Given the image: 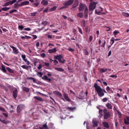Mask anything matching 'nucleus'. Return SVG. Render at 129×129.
I'll use <instances>...</instances> for the list:
<instances>
[{
	"label": "nucleus",
	"instance_id": "f257e3e1",
	"mask_svg": "<svg viewBox=\"0 0 129 129\" xmlns=\"http://www.w3.org/2000/svg\"><path fill=\"white\" fill-rule=\"evenodd\" d=\"M94 87L99 96L101 97L104 95V94L102 89L100 86L98 85L97 83H94Z\"/></svg>",
	"mask_w": 129,
	"mask_h": 129
},
{
	"label": "nucleus",
	"instance_id": "f03ea898",
	"mask_svg": "<svg viewBox=\"0 0 129 129\" xmlns=\"http://www.w3.org/2000/svg\"><path fill=\"white\" fill-rule=\"evenodd\" d=\"M54 58L55 59H57L60 62L62 63H64L66 61V60L64 59H63L62 60H61L62 58H63V57L61 55L55 56L54 57Z\"/></svg>",
	"mask_w": 129,
	"mask_h": 129
},
{
	"label": "nucleus",
	"instance_id": "7ed1b4c3",
	"mask_svg": "<svg viewBox=\"0 0 129 129\" xmlns=\"http://www.w3.org/2000/svg\"><path fill=\"white\" fill-rule=\"evenodd\" d=\"M97 4V3L93 2V3H90L89 6V11H92L95 8L96 5Z\"/></svg>",
	"mask_w": 129,
	"mask_h": 129
},
{
	"label": "nucleus",
	"instance_id": "20e7f679",
	"mask_svg": "<svg viewBox=\"0 0 129 129\" xmlns=\"http://www.w3.org/2000/svg\"><path fill=\"white\" fill-rule=\"evenodd\" d=\"M103 11V8L101 7H99L95 10V13L96 14L100 15Z\"/></svg>",
	"mask_w": 129,
	"mask_h": 129
},
{
	"label": "nucleus",
	"instance_id": "39448f33",
	"mask_svg": "<svg viewBox=\"0 0 129 129\" xmlns=\"http://www.w3.org/2000/svg\"><path fill=\"white\" fill-rule=\"evenodd\" d=\"M74 2V0H69L67 1L64 2L63 5L67 7V6H70L73 4Z\"/></svg>",
	"mask_w": 129,
	"mask_h": 129
},
{
	"label": "nucleus",
	"instance_id": "423d86ee",
	"mask_svg": "<svg viewBox=\"0 0 129 129\" xmlns=\"http://www.w3.org/2000/svg\"><path fill=\"white\" fill-rule=\"evenodd\" d=\"M23 105L21 104L18 106L17 108V112L18 113H19L23 109Z\"/></svg>",
	"mask_w": 129,
	"mask_h": 129
},
{
	"label": "nucleus",
	"instance_id": "0eeeda50",
	"mask_svg": "<svg viewBox=\"0 0 129 129\" xmlns=\"http://www.w3.org/2000/svg\"><path fill=\"white\" fill-rule=\"evenodd\" d=\"M12 95L14 99H16L17 96L18 90L17 89L15 88L12 92Z\"/></svg>",
	"mask_w": 129,
	"mask_h": 129
},
{
	"label": "nucleus",
	"instance_id": "6e6552de",
	"mask_svg": "<svg viewBox=\"0 0 129 129\" xmlns=\"http://www.w3.org/2000/svg\"><path fill=\"white\" fill-rule=\"evenodd\" d=\"M85 6L82 4H80L79 5L78 8V11L79 12H81L84 10L85 8Z\"/></svg>",
	"mask_w": 129,
	"mask_h": 129
},
{
	"label": "nucleus",
	"instance_id": "1a4fd4ad",
	"mask_svg": "<svg viewBox=\"0 0 129 129\" xmlns=\"http://www.w3.org/2000/svg\"><path fill=\"white\" fill-rule=\"evenodd\" d=\"M104 119H107L110 117L111 116L109 112L104 114Z\"/></svg>",
	"mask_w": 129,
	"mask_h": 129
},
{
	"label": "nucleus",
	"instance_id": "9d476101",
	"mask_svg": "<svg viewBox=\"0 0 129 129\" xmlns=\"http://www.w3.org/2000/svg\"><path fill=\"white\" fill-rule=\"evenodd\" d=\"M42 79L49 82H50L51 81V79L50 78H48L47 76L46 75H44L43 77H42Z\"/></svg>",
	"mask_w": 129,
	"mask_h": 129
},
{
	"label": "nucleus",
	"instance_id": "9b49d317",
	"mask_svg": "<svg viewBox=\"0 0 129 129\" xmlns=\"http://www.w3.org/2000/svg\"><path fill=\"white\" fill-rule=\"evenodd\" d=\"M10 47L13 49V52L14 53L16 54H17L18 53V50L16 48L11 45H10Z\"/></svg>",
	"mask_w": 129,
	"mask_h": 129
},
{
	"label": "nucleus",
	"instance_id": "f8f14e48",
	"mask_svg": "<svg viewBox=\"0 0 129 129\" xmlns=\"http://www.w3.org/2000/svg\"><path fill=\"white\" fill-rule=\"evenodd\" d=\"M63 96L64 98L66 100L69 102H71V100L68 97V94L67 93H64L63 94Z\"/></svg>",
	"mask_w": 129,
	"mask_h": 129
},
{
	"label": "nucleus",
	"instance_id": "ddd939ff",
	"mask_svg": "<svg viewBox=\"0 0 129 129\" xmlns=\"http://www.w3.org/2000/svg\"><path fill=\"white\" fill-rule=\"evenodd\" d=\"M53 94L60 98L62 96L61 93L58 91H54L53 92Z\"/></svg>",
	"mask_w": 129,
	"mask_h": 129
},
{
	"label": "nucleus",
	"instance_id": "4468645a",
	"mask_svg": "<svg viewBox=\"0 0 129 129\" xmlns=\"http://www.w3.org/2000/svg\"><path fill=\"white\" fill-rule=\"evenodd\" d=\"M126 118H124V122L126 125H129V122L127 121H129V117L128 116L126 117Z\"/></svg>",
	"mask_w": 129,
	"mask_h": 129
},
{
	"label": "nucleus",
	"instance_id": "2eb2a0df",
	"mask_svg": "<svg viewBox=\"0 0 129 129\" xmlns=\"http://www.w3.org/2000/svg\"><path fill=\"white\" fill-rule=\"evenodd\" d=\"M79 4V2L78 0H75L73 4L72 5L73 8H75L78 6Z\"/></svg>",
	"mask_w": 129,
	"mask_h": 129
},
{
	"label": "nucleus",
	"instance_id": "dca6fc26",
	"mask_svg": "<svg viewBox=\"0 0 129 129\" xmlns=\"http://www.w3.org/2000/svg\"><path fill=\"white\" fill-rule=\"evenodd\" d=\"M92 123L93 124V127H95L97 126L98 125V122L95 119L92 120Z\"/></svg>",
	"mask_w": 129,
	"mask_h": 129
},
{
	"label": "nucleus",
	"instance_id": "f3484780",
	"mask_svg": "<svg viewBox=\"0 0 129 129\" xmlns=\"http://www.w3.org/2000/svg\"><path fill=\"white\" fill-rule=\"evenodd\" d=\"M34 98L41 102H43L44 101V100L41 98H40L39 96H35L34 97Z\"/></svg>",
	"mask_w": 129,
	"mask_h": 129
},
{
	"label": "nucleus",
	"instance_id": "a211bd4d",
	"mask_svg": "<svg viewBox=\"0 0 129 129\" xmlns=\"http://www.w3.org/2000/svg\"><path fill=\"white\" fill-rule=\"evenodd\" d=\"M83 52L84 54L85 55H88L89 54V53L87 50L85 49H83Z\"/></svg>",
	"mask_w": 129,
	"mask_h": 129
},
{
	"label": "nucleus",
	"instance_id": "6ab92c4d",
	"mask_svg": "<svg viewBox=\"0 0 129 129\" xmlns=\"http://www.w3.org/2000/svg\"><path fill=\"white\" fill-rule=\"evenodd\" d=\"M103 124L104 126L107 128H108L109 127V126L108 123L107 122H103Z\"/></svg>",
	"mask_w": 129,
	"mask_h": 129
},
{
	"label": "nucleus",
	"instance_id": "aec40b11",
	"mask_svg": "<svg viewBox=\"0 0 129 129\" xmlns=\"http://www.w3.org/2000/svg\"><path fill=\"white\" fill-rule=\"evenodd\" d=\"M56 52V49L55 48H54L52 49L49 50L48 51V52L49 53H55Z\"/></svg>",
	"mask_w": 129,
	"mask_h": 129
},
{
	"label": "nucleus",
	"instance_id": "412c9836",
	"mask_svg": "<svg viewBox=\"0 0 129 129\" xmlns=\"http://www.w3.org/2000/svg\"><path fill=\"white\" fill-rule=\"evenodd\" d=\"M77 16L80 18H82L83 16V14L82 12H79L77 13Z\"/></svg>",
	"mask_w": 129,
	"mask_h": 129
},
{
	"label": "nucleus",
	"instance_id": "4be33fe9",
	"mask_svg": "<svg viewBox=\"0 0 129 129\" xmlns=\"http://www.w3.org/2000/svg\"><path fill=\"white\" fill-rule=\"evenodd\" d=\"M22 89L26 92H28L29 91V89L28 88L22 86Z\"/></svg>",
	"mask_w": 129,
	"mask_h": 129
},
{
	"label": "nucleus",
	"instance_id": "5701e85b",
	"mask_svg": "<svg viewBox=\"0 0 129 129\" xmlns=\"http://www.w3.org/2000/svg\"><path fill=\"white\" fill-rule=\"evenodd\" d=\"M106 106L109 109H112V106L111 104L109 103H107Z\"/></svg>",
	"mask_w": 129,
	"mask_h": 129
},
{
	"label": "nucleus",
	"instance_id": "b1692460",
	"mask_svg": "<svg viewBox=\"0 0 129 129\" xmlns=\"http://www.w3.org/2000/svg\"><path fill=\"white\" fill-rule=\"evenodd\" d=\"M29 3V2L28 1H25L22 2L20 4L21 6H22L24 5H28Z\"/></svg>",
	"mask_w": 129,
	"mask_h": 129
},
{
	"label": "nucleus",
	"instance_id": "393cba45",
	"mask_svg": "<svg viewBox=\"0 0 129 129\" xmlns=\"http://www.w3.org/2000/svg\"><path fill=\"white\" fill-rule=\"evenodd\" d=\"M1 66L2 67V69L1 70L4 73H6V70L4 67V65L2 64L1 65Z\"/></svg>",
	"mask_w": 129,
	"mask_h": 129
},
{
	"label": "nucleus",
	"instance_id": "a878e982",
	"mask_svg": "<svg viewBox=\"0 0 129 129\" xmlns=\"http://www.w3.org/2000/svg\"><path fill=\"white\" fill-rule=\"evenodd\" d=\"M41 4L44 5H46L48 4V2L45 0H43L41 2Z\"/></svg>",
	"mask_w": 129,
	"mask_h": 129
},
{
	"label": "nucleus",
	"instance_id": "bb28decb",
	"mask_svg": "<svg viewBox=\"0 0 129 129\" xmlns=\"http://www.w3.org/2000/svg\"><path fill=\"white\" fill-rule=\"evenodd\" d=\"M7 70L10 73H14V71L9 67H7L6 68Z\"/></svg>",
	"mask_w": 129,
	"mask_h": 129
},
{
	"label": "nucleus",
	"instance_id": "cd10ccee",
	"mask_svg": "<svg viewBox=\"0 0 129 129\" xmlns=\"http://www.w3.org/2000/svg\"><path fill=\"white\" fill-rule=\"evenodd\" d=\"M18 3H16L14 5V8L15 9H16L18 8L19 6H21L20 4H18Z\"/></svg>",
	"mask_w": 129,
	"mask_h": 129
},
{
	"label": "nucleus",
	"instance_id": "c85d7f7f",
	"mask_svg": "<svg viewBox=\"0 0 129 129\" xmlns=\"http://www.w3.org/2000/svg\"><path fill=\"white\" fill-rule=\"evenodd\" d=\"M85 20L84 19L82 20L81 22V25L82 26L84 27L86 25Z\"/></svg>",
	"mask_w": 129,
	"mask_h": 129
},
{
	"label": "nucleus",
	"instance_id": "c756f323",
	"mask_svg": "<svg viewBox=\"0 0 129 129\" xmlns=\"http://www.w3.org/2000/svg\"><path fill=\"white\" fill-rule=\"evenodd\" d=\"M55 69L56 70L60 72H62L64 71L63 69L61 68H55Z\"/></svg>",
	"mask_w": 129,
	"mask_h": 129
},
{
	"label": "nucleus",
	"instance_id": "7c9ffc66",
	"mask_svg": "<svg viewBox=\"0 0 129 129\" xmlns=\"http://www.w3.org/2000/svg\"><path fill=\"white\" fill-rule=\"evenodd\" d=\"M122 14L124 16L126 17H129V14L128 13H125L124 12H122Z\"/></svg>",
	"mask_w": 129,
	"mask_h": 129
},
{
	"label": "nucleus",
	"instance_id": "2f4dec72",
	"mask_svg": "<svg viewBox=\"0 0 129 129\" xmlns=\"http://www.w3.org/2000/svg\"><path fill=\"white\" fill-rule=\"evenodd\" d=\"M76 108V107H74L73 108H71V107H68L67 108V109H68L69 111L72 112L74 111L73 109H75Z\"/></svg>",
	"mask_w": 129,
	"mask_h": 129
},
{
	"label": "nucleus",
	"instance_id": "473e14b6",
	"mask_svg": "<svg viewBox=\"0 0 129 129\" xmlns=\"http://www.w3.org/2000/svg\"><path fill=\"white\" fill-rule=\"evenodd\" d=\"M57 7L56 6H54L53 8L50 9L49 11L50 12L54 11L56 9Z\"/></svg>",
	"mask_w": 129,
	"mask_h": 129
},
{
	"label": "nucleus",
	"instance_id": "72a5a7b5",
	"mask_svg": "<svg viewBox=\"0 0 129 129\" xmlns=\"http://www.w3.org/2000/svg\"><path fill=\"white\" fill-rule=\"evenodd\" d=\"M98 71L101 73H103L105 72V71L104 70V69L103 68H99L98 69Z\"/></svg>",
	"mask_w": 129,
	"mask_h": 129
},
{
	"label": "nucleus",
	"instance_id": "f704fd0d",
	"mask_svg": "<svg viewBox=\"0 0 129 129\" xmlns=\"http://www.w3.org/2000/svg\"><path fill=\"white\" fill-rule=\"evenodd\" d=\"M41 127H43V129L44 128L45 129H49L47 124H46L43 125V126Z\"/></svg>",
	"mask_w": 129,
	"mask_h": 129
},
{
	"label": "nucleus",
	"instance_id": "c9c22d12",
	"mask_svg": "<svg viewBox=\"0 0 129 129\" xmlns=\"http://www.w3.org/2000/svg\"><path fill=\"white\" fill-rule=\"evenodd\" d=\"M0 121L4 124H7L8 123L7 121L5 120H2L0 119Z\"/></svg>",
	"mask_w": 129,
	"mask_h": 129
},
{
	"label": "nucleus",
	"instance_id": "e433bc0d",
	"mask_svg": "<svg viewBox=\"0 0 129 129\" xmlns=\"http://www.w3.org/2000/svg\"><path fill=\"white\" fill-rule=\"evenodd\" d=\"M21 57L23 60L24 61H26L27 59H26V56L25 55H21Z\"/></svg>",
	"mask_w": 129,
	"mask_h": 129
},
{
	"label": "nucleus",
	"instance_id": "4c0bfd02",
	"mask_svg": "<svg viewBox=\"0 0 129 129\" xmlns=\"http://www.w3.org/2000/svg\"><path fill=\"white\" fill-rule=\"evenodd\" d=\"M17 1L16 0H13L12 1H9L10 5H12L15 3Z\"/></svg>",
	"mask_w": 129,
	"mask_h": 129
},
{
	"label": "nucleus",
	"instance_id": "58836bf2",
	"mask_svg": "<svg viewBox=\"0 0 129 129\" xmlns=\"http://www.w3.org/2000/svg\"><path fill=\"white\" fill-rule=\"evenodd\" d=\"M88 12L84 11V17L85 18L87 19L88 17Z\"/></svg>",
	"mask_w": 129,
	"mask_h": 129
},
{
	"label": "nucleus",
	"instance_id": "ea45409f",
	"mask_svg": "<svg viewBox=\"0 0 129 129\" xmlns=\"http://www.w3.org/2000/svg\"><path fill=\"white\" fill-rule=\"evenodd\" d=\"M48 22L47 21H44L42 22V24L44 26L46 25L48 23Z\"/></svg>",
	"mask_w": 129,
	"mask_h": 129
},
{
	"label": "nucleus",
	"instance_id": "a19ab883",
	"mask_svg": "<svg viewBox=\"0 0 129 129\" xmlns=\"http://www.w3.org/2000/svg\"><path fill=\"white\" fill-rule=\"evenodd\" d=\"M79 32L82 35L83 34L82 29L79 27H78Z\"/></svg>",
	"mask_w": 129,
	"mask_h": 129
},
{
	"label": "nucleus",
	"instance_id": "79ce46f5",
	"mask_svg": "<svg viewBox=\"0 0 129 129\" xmlns=\"http://www.w3.org/2000/svg\"><path fill=\"white\" fill-rule=\"evenodd\" d=\"M67 50L69 51H71L72 52H74L75 51V50L74 49L72 48H68Z\"/></svg>",
	"mask_w": 129,
	"mask_h": 129
},
{
	"label": "nucleus",
	"instance_id": "37998d69",
	"mask_svg": "<svg viewBox=\"0 0 129 129\" xmlns=\"http://www.w3.org/2000/svg\"><path fill=\"white\" fill-rule=\"evenodd\" d=\"M17 11V10L15 9H13L10 11L9 13L10 14H11Z\"/></svg>",
	"mask_w": 129,
	"mask_h": 129
},
{
	"label": "nucleus",
	"instance_id": "c03bdc74",
	"mask_svg": "<svg viewBox=\"0 0 129 129\" xmlns=\"http://www.w3.org/2000/svg\"><path fill=\"white\" fill-rule=\"evenodd\" d=\"M21 67L23 69H25L26 70H28V67L24 65H23L21 66Z\"/></svg>",
	"mask_w": 129,
	"mask_h": 129
},
{
	"label": "nucleus",
	"instance_id": "a18cd8bd",
	"mask_svg": "<svg viewBox=\"0 0 129 129\" xmlns=\"http://www.w3.org/2000/svg\"><path fill=\"white\" fill-rule=\"evenodd\" d=\"M24 27L22 25H19L18 26V29L20 30H22V29H23Z\"/></svg>",
	"mask_w": 129,
	"mask_h": 129
},
{
	"label": "nucleus",
	"instance_id": "49530a36",
	"mask_svg": "<svg viewBox=\"0 0 129 129\" xmlns=\"http://www.w3.org/2000/svg\"><path fill=\"white\" fill-rule=\"evenodd\" d=\"M89 42H91L93 39V37L92 35H90L89 36Z\"/></svg>",
	"mask_w": 129,
	"mask_h": 129
},
{
	"label": "nucleus",
	"instance_id": "de8ad7c7",
	"mask_svg": "<svg viewBox=\"0 0 129 129\" xmlns=\"http://www.w3.org/2000/svg\"><path fill=\"white\" fill-rule=\"evenodd\" d=\"M106 43V41L105 40H104V42L102 44V45H101V46L103 48H105Z\"/></svg>",
	"mask_w": 129,
	"mask_h": 129
},
{
	"label": "nucleus",
	"instance_id": "09e8293b",
	"mask_svg": "<svg viewBox=\"0 0 129 129\" xmlns=\"http://www.w3.org/2000/svg\"><path fill=\"white\" fill-rule=\"evenodd\" d=\"M9 5H10L9 2H8L3 5V6L4 7L7 6Z\"/></svg>",
	"mask_w": 129,
	"mask_h": 129
},
{
	"label": "nucleus",
	"instance_id": "8fccbe9b",
	"mask_svg": "<svg viewBox=\"0 0 129 129\" xmlns=\"http://www.w3.org/2000/svg\"><path fill=\"white\" fill-rule=\"evenodd\" d=\"M114 37H112L110 39V41L112 42V43L111 44V45H112L114 42Z\"/></svg>",
	"mask_w": 129,
	"mask_h": 129
},
{
	"label": "nucleus",
	"instance_id": "3c124183",
	"mask_svg": "<svg viewBox=\"0 0 129 129\" xmlns=\"http://www.w3.org/2000/svg\"><path fill=\"white\" fill-rule=\"evenodd\" d=\"M39 4L37 2L36 3H35L33 4V6L34 7H36Z\"/></svg>",
	"mask_w": 129,
	"mask_h": 129
},
{
	"label": "nucleus",
	"instance_id": "603ef678",
	"mask_svg": "<svg viewBox=\"0 0 129 129\" xmlns=\"http://www.w3.org/2000/svg\"><path fill=\"white\" fill-rule=\"evenodd\" d=\"M37 12L31 13H30L31 15L33 16H35L36 15V14H37Z\"/></svg>",
	"mask_w": 129,
	"mask_h": 129
},
{
	"label": "nucleus",
	"instance_id": "864d4df0",
	"mask_svg": "<svg viewBox=\"0 0 129 129\" xmlns=\"http://www.w3.org/2000/svg\"><path fill=\"white\" fill-rule=\"evenodd\" d=\"M42 67V65L41 64H40L39 66L37 67V68L38 70H40L41 69Z\"/></svg>",
	"mask_w": 129,
	"mask_h": 129
},
{
	"label": "nucleus",
	"instance_id": "5fc2aeb1",
	"mask_svg": "<svg viewBox=\"0 0 129 129\" xmlns=\"http://www.w3.org/2000/svg\"><path fill=\"white\" fill-rule=\"evenodd\" d=\"M110 77L112 78H114L115 79H116L117 77V76L115 75H110Z\"/></svg>",
	"mask_w": 129,
	"mask_h": 129
},
{
	"label": "nucleus",
	"instance_id": "6e6d98bb",
	"mask_svg": "<svg viewBox=\"0 0 129 129\" xmlns=\"http://www.w3.org/2000/svg\"><path fill=\"white\" fill-rule=\"evenodd\" d=\"M38 74L39 75V76L40 77H41L43 75V73L41 72H38Z\"/></svg>",
	"mask_w": 129,
	"mask_h": 129
},
{
	"label": "nucleus",
	"instance_id": "4d7b16f0",
	"mask_svg": "<svg viewBox=\"0 0 129 129\" xmlns=\"http://www.w3.org/2000/svg\"><path fill=\"white\" fill-rule=\"evenodd\" d=\"M41 56L43 58H44L45 57L46 55L45 53H42L40 54Z\"/></svg>",
	"mask_w": 129,
	"mask_h": 129
},
{
	"label": "nucleus",
	"instance_id": "13d9d810",
	"mask_svg": "<svg viewBox=\"0 0 129 129\" xmlns=\"http://www.w3.org/2000/svg\"><path fill=\"white\" fill-rule=\"evenodd\" d=\"M53 63L54 65H57V64L58 63V62L56 60H55L54 61Z\"/></svg>",
	"mask_w": 129,
	"mask_h": 129
},
{
	"label": "nucleus",
	"instance_id": "bf43d9fd",
	"mask_svg": "<svg viewBox=\"0 0 129 129\" xmlns=\"http://www.w3.org/2000/svg\"><path fill=\"white\" fill-rule=\"evenodd\" d=\"M119 33V32L117 31H115L113 32V34L115 36L117 34Z\"/></svg>",
	"mask_w": 129,
	"mask_h": 129
},
{
	"label": "nucleus",
	"instance_id": "052dcab7",
	"mask_svg": "<svg viewBox=\"0 0 129 129\" xmlns=\"http://www.w3.org/2000/svg\"><path fill=\"white\" fill-rule=\"evenodd\" d=\"M23 30H25L30 31L31 29L29 28H26L23 29Z\"/></svg>",
	"mask_w": 129,
	"mask_h": 129
},
{
	"label": "nucleus",
	"instance_id": "680f3d73",
	"mask_svg": "<svg viewBox=\"0 0 129 129\" xmlns=\"http://www.w3.org/2000/svg\"><path fill=\"white\" fill-rule=\"evenodd\" d=\"M1 10H2L4 11H7V7H6L2 8Z\"/></svg>",
	"mask_w": 129,
	"mask_h": 129
},
{
	"label": "nucleus",
	"instance_id": "e2e57ef3",
	"mask_svg": "<svg viewBox=\"0 0 129 129\" xmlns=\"http://www.w3.org/2000/svg\"><path fill=\"white\" fill-rule=\"evenodd\" d=\"M107 100L108 99L107 98H105L103 99L102 101L104 102H105L107 101Z\"/></svg>",
	"mask_w": 129,
	"mask_h": 129
},
{
	"label": "nucleus",
	"instance_id": "0e129e2a",
	"mask_svg": "<svg viewBox=\"0 0 129 129\" xmlns=\"http://www.w3.org/2000/svg\"><path fill=\"white\" fill-rule=\"evenodd\" d=\"M32 36L34 37V38H33V40L37 38V36L35 35H32Z\"/></svg>",
	"mask_w": 129,
	"mask_h": 129
},
{
	"label": "nucleus",
	"instance_id": "69168bd1",
	"mask_svg": "<svg viewBox=\"0 0 129 129\" xmlns=\"http://www.w3.org/2000/svg\"><path fill=\"white\" fill-rule=\"evenodd\" d=\"M48 8H47L45 9L44 10H43V13H45L46 12H47L48 11Z\"/></svg>",
	"mask_w": 129,
	"mask_h": 129
},
{
	"label": "nucleus",
	"instance_id": "338daca9",
	"mask_svg": "<svg viewBox=\"0 0 129 129\" xmlns=\"http://www.w3.org/2000/svg\"><path fill=\"white\" fill-rule=\"evenodd\" d=\"M99 113L100 114H102V112H103V110L102 109H101L100 108H99Z\"/></svg>",
	"mask_w": 129,
	"mask_h": 129
},
{
	"label": "nucleus",
	"instance_id": "774afa93",
	"mask_svg": "<svg viewBox=\"0 0 129 129\" xmlns=\"http://www.w3.org/2000/svg\"><path fill=\"white\" fill-rule=\"evenodd\" d=\"M6 117H7L8 116V115L6 113H2Z\"/></svg>",
	"mask_w": 129,
	"mask_h": 129
}]
</instances>
